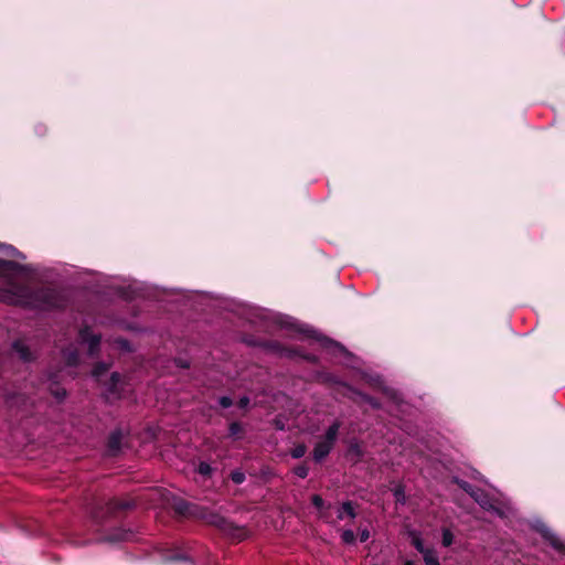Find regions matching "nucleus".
<instances>
[{"label": "nucleus", "instance_id": "6", "mask_svg": "<svg viewBox=\"0 0 565 565\" xmlns=\"http://www.w3.org/2000/svg\"><path fill=\"white\" fill-rule=\"evenodd\" d=\"M332 448H333V446L330 445L329 443L324 441V440H321V441L317 443L315 448H313V454H312L313 455V459L317 462L322 461L330 454Z\"/></svg>", "mask_w": 565, "mask_h": 565}, {"label": "nucleus", "instance_id": "16", "mask_svg": "<svg viewBox=\"0 0 565 565\" xmlns=\"http://www.w3.org/2000/svg\"><path fill=\"white\" fill-rule=\"evenodd\" d=\"M107 370L108 365L105 363H100L94 367V370L92 371V375L98 380Z\"/></svg>", "mask_w": 565, "mask_h": 565}, {"label": "nucleus", "instance_id": "8", "mask_svg": "<svg viewBox=\"0 0 565 565\" xmlns=\"http://www.w3.org/2000/svg\"><path fill=\"white\" fill-rule=\"evenodd\" d=\"M340 423L339 422H334L326 431V435H324V441L329 443L330 445H334L335 440H337V437H338V433H339V429H340Z\"/></svg>", "mask_w": 565, "mask_h": 565}, {"label": "nucleus", "instance_id": "4", "mask_svg": "<svg viewBox=\"0 0 565 565\" xmlns=\"http://www.w3.org/2000/svg\"><path fill=\"white\" fill-rule=\"evenodd\" d=\"M536 530L542 534V536L557 551L563 552L565 546L563 542L557 537V535L551 531L546 525L540 523L536 526Z\"/></svg>", "mask_w": 565, "mask_h": 565}, {"label": "nucleus", "instance_id": "36", "mask_svg": "<svg viewBox=\"0 0 565 565\" xmlns=\"http://www.w3.org/2000/svg\"><path fill=\"white\" fill-rule=\"evenodd\" d=\"M395 495H396V497H402V493H399V492H395Z\"/></svg>", "mask_w": 565, "mask_h": 565}, {"label": "nucleus", "instance_id": "11", "mask_svg": "<svg viewBox=\"0 0 565 565\" xmlns=\"http://www.w3.org/2000/svg\"><path fill=\"white\" fill-rule=\"evenodd\" d=\"M412 544L415 546V548L422 553L423 555L425 554V552H428L430 548H426L424 546V543H423V540L420 537V535L417 533V532H412Z\"/></svg>", "mask_w": 565, "mask_h": 565}, {"label": "nucleus", "instance_id": "12", "mask_svg": "<svg viewBox=\"0 0 565 565\" xmlns=\"http://www.w3.org/2000/svg\"><path fill=\"white\" fill-rule=\"evenodd\" d=\"M423 557L426 565H440L439 559L433 550L425 552Z\"/></svg>", "mask_w": 565, "mask_h": 565}, {"label": "nucleus", "instance_id": "30", "mask_svg": "<svg viewBox=\"0 0 565 565\" xmlns=\"http://www.w3.org/2000/svg\"><path fill=\"white\" fill-rule=\"evenodd\" d=\"M110 447L111 448L117 447V440L115 438L111 439Z\"/></svg>", "mask_w": 565, "mask_h": 565}, {"label": "nucleus", "instance_id": "31", "mask_svg": "<svg viewBox=\"0 0 565 565\" xmlns=\"http://www.w3.org/2000/svg\"><path fill=\"white\" fill-rule=\"evenodd\" d=\"M404 565H415L412 561H406Z\"/></svg>", "mask_w": 565, "mask_h": 565}, {"label": "nucleus", "instance_id": "34", "mask_svg": "<svg viewBox=\"0 0 565 565\" xmlns=\"http://www.w3.org/2000/svg\"><path fill=\"white\" fill-rule=\"evenodd\" d=\"M277 427H278L279 429H282V428H284V427L281 426V423H278V424H277Z\"/></svg>", "mask_w": 565, "mask_h": 565}, {"label": "nucleus", "instance_id": "15", "mask_svg": "<svg viewBox=\"0 0 565 565\" xmlns=\"http://www.w3.org/2000/svg\"><path fill=\"white\" fill-rule=\"evenodd\" d=\"M307 451V447L303 445V444H300V445H297L292 450H291V456L292 458L295 459H299L301 457L305 456Z\"/></svg>", "mask_w": 565, "mask_h": 565}, {"label": "nucleus", "instance_id": "35", "mask_svg": "<svg viewBox=\"0 0 565 565\" xmlns=\"http://www.w3.org/2000/svg\"><path fill=\"white\" fill-rule=\"evenodd\" d=\"M395 495H396V497H402V493H399V492H395Z\"/></svg>", "mask_w": 565, "mask_h": 565}, {"label": "nucleus", "instance_id": "13", "mask_svg": "<svg viewBox=\"0 0 565 565\" xmlns=\"http://www.w3.org/2000/svg\"><path fill=\"white\" fill-rule=\"evenodd\" d=\"M196 471L203 477H210L213 472V468L210 463L201 461L196 468Z\"/></svg>", "mask_w": 565, "mask_h": 565}, {"label": "nucleus", "instance_id": "5", "mask_svg": "<svg viewBox=\"0 0 565 565\" xmlns=\"http://www.w3.org/2000/svg\"><path fill=\"white\" fill-rule=\"evenodd\" d=\"M471 497L484 510H489V511L492 510L495 513H498L499 515H501V516L503 515V513L492 504V502H491L490 498L488 497V494L484 493L482 490L476 489L475 491H471Z\"/></svg>", "mask_w": 565, "mask_h": 565}, {"label": "nucleus", "instance_id": "18", "mask_svg": "<svg viewBox=\"0 0 565 565\" xmlns=\"http://www.w3.org/2000/svg\"><path fill=\"white\" fill-rule=\"evenodd\" d=\"M454 542V535L450 530L444 529L443 530V545L444 546H450Z\"/></svg>", "mask_w": 565, "mask_h": 565}, {"label": "nucleus", "instance_id": "23", "mask_svg": "<svg viewBox=\"0 0 565 565\" xmlns=\"http://www.w3.org/2000/svg\"><path fill=\"white\" fill-rule=\"evenodd\" d=\"M311 501L317 509H322L324 507L323 499L318 494L312 495Z\"/></svg>", "mask_w": 565, "mask_h": 565}, {"label": "nucleus", "instance_id": "33", "mask_svg": "<svg viewBox=\"0 0 565 565\" xmlns=\"http://www.w3.org/2000/svg\"><path fill=\"white\" fill-rule=\"evenodd\" d=\"M277 427H278L279 429H282V428H284V427L281 426V423H278V424H277Z\"/></svg>", "mask_w": 565, "mask_h": 565}, {"label": "nucleus", "instance_id": "32", "mask_svg": "<svg viewBox=\"0 0 565 565\" xmlns=\"http://www.w3.org/2000/svg\"><path fill=\"white\" fill-rule=\"evenodd\" d=\"M180 366L188 367V364L186 363H180Z\"/></svg>", "mask_w": 565, "mask_h": 565}, {"label": "nucleus", "instance_id": "2", "mask_svg": "<svg viewBox=\"0 0 565 565\" xmlns=\"http://www.w3.org/2000/svg\"><path fill=\"white\" fill-rule=\"evenodd\" d=\"M285 326L291 329L297 330L300 333L308 334L311 338H316L321 342V344L328 349L331 353L334 355H343L349 356L350 353L347 351V349L341 345L340 343L334 342L331 339H328L326 337H321L318 334L316 330L310 329L308 326L299 324L296 320L288 318L287 321H285Z\"/></svg>", "mask_w": 565, "mask_h": 565}, {"label": "nucleus", "instance_id": "21", "mask_svg": "<svg viewBox=\"0 0 565 565\" xmlns=\"http://www.w3.org/2000/svg\"><path fill=\"white\" fill-rule=\"evenodd\" d=\"M455 482L461 488L463 489L467 493H469L471 495V491H475L476 488L472 487L471 484H469L468 482L466 481H462V480H458V479H455Z\"/></svg>", "mask_w": 565, "mask_h": 565}, {"label": "nucleus", "instance_id": "27", "mask_svg": "<svg viewBox=\"0 0 565 565\" xmlns=\"http://www.w3.org/2000/svg\"><path fill=\"white\" fill-rule=\"evenodd\" d=\"M120 380V375L118 373H113L111 374V383L113 385H116Z\"/></svg>", "mask_w": 565, "mask_h": 565}, {"label": "nucleus", "instance_id": "3", "mask_svg": "<svg viewBox=\"0 0 565 565\" xmlns=\"http://www.w3.org/2000/svg\"><path fill=\"white\" fill-rule=\"evenodd\" d=\"M79 339L88 345L89 355H94L97 352L100 342L99 335L92 334L88 328H84L79 331Z\"/></svg>", "mask_w": 565, "mask_h": 565}, {"label": "nucleus", "instance_id": "14", "mask_svg": "<svg viewBox=\"0 0 565 565\" xmlns=\"http://www.w3.org/2000/svg\"><path fill=\"white\" fill-rule=\"evenodd\" d=\"M64 355L68 365H75L77 363L78 354L76 351L67 350L64 352Z\"/></svg>", "mask_w": 565, "mask_h": 565}, {"label": "nucleus", "instance_id": "25", "mask_svg": "<svg viewBox=\"0 0 565 565\" xmlns=\"http://www.w3.org/2000/svg\"><path fill=\"white\" fill-rule=\"evenodd\" d=\"M248 404H249V398L247 396H243L238 401V406L241 408H246L248 406Z\"/></svg>", "mask_w": 565, "mask_h": 565}, {"label": "nucleus", "instance_id": "29", "mask_svg": "<svg viewBox=\"0 0 565 565\" xmlns=\"http://www.w3.org/2000/svg\"><path fill=\"white\" fill-rule=\"evenodd\" d=\"M367 402L373 406V407H377L379 404L373 399V398H369Z\"/></svg>", "mask_w": 565, "mask_h": 565}, {"label": "nucleus", "instance_id": "19", "mask_svg": "<svg viewBox=\"0 0 565 565\" xmlns=\"http://www.w3.org/2000/svg\"><path fill=\"white\" fill-rule=\"evenodd\" d=\"M231 479L234 483L241 484L245 481V473L243 471L236 470L231 473Z\"/></svg>", "mask_w": 565, "mask_h": 565}, {"label": "nucleus", "instance_id": "10", "mask_svg": "<svg viewBox=\"0 0 565 565\" xmlns=\"http://www.w3.org/2000/svg\"><path fill=\"white\" fill-rule=\"evenodd\" d=\"M0 253H3L4 255H7L9 257H15V258H21V259L25 258L24 255L22 253H20L12 245L0 244Z\"/></svg>", "mask_w": 565, "mask_h": 565}, {"label": "nucleus", "instance_id": "17", "mask_svg": "<svg viewBox=\"0 0 565 565\" xmlns=\"http://www.w3.org/2000/svg\"><path fill=\"white\" fill-rule=\"evenodd\" d=\"M341 537L345 544H353L355 542V534L352 530H344Z\"/></svg>", "mask_w": 565, "mask_h": 565}, {"label": "nucleus", "instance_id": "24", "mask_svg": "<svg viewBox=\"0 0 565 565\" xmlns=\"http://www.w3.org/2000/svg\"><path fill=\"white\" fill-rule=\"evenodd\" d=\"M218 403L224 408H227V407L232 406V404H233L232 398L228 396H222L220 398Z\"/></svg>", "mask_w": 565, "mask_h": 565}, {"label": "nucleus", "instance_id": "1", "mask_svg": "<svg viewBox=\"0 0 565 565\" xmlns=\"http://www.w3.org/2000/svg\"><path fill=\"white\" fill-rule=\"evenodd\" d=\"M30 266L0 259V277L4 287L0 288V301L39 310L60 308L65 303L63 295L52 288L30 291L21 282L29 276Z\"/></svg>", "mask_w": 565, "mask_h": 565}, {"label": "nucleus", "instance_id": "20", "mask_svg": "<svg viewBox=\"0 0 565 565\" xmlns=\"http://www.w3.org/2000/svg\"><path fill=\"white\" fill-rule=\"evenodd\" d=\"M294 472L299 478H306L309 473V469L306 465H300L294 469Z\"/></svg>", "mask_w": 565, "mask_h": 565}, {"label": "nucleus", "instance_id": "22", "mask_svg": "<svg viewBox=\"0 0 565 565\" xmlns=\"http://www.w3.org/2000/svg\"><path fill=\"white\" fill-rule=\"evenodd\" d=\"M242 431V426L238 423H232L230 425V435L232 437L237 436Z\"/></svg>", "mask_w": 565, "mask_h": 565}, {"label": "nucleus", "instance_id": "28", "mask_svg": "<svg viewBox=\"0 0 565 565\" xmlns=\"http://www.w3.org/2000/svg\"><path fill=\"white\" fill-rule=\"evenodd\" d=\"M55 395H56V397H57L58 399H62V398H64V397H65V391H63L62 393L56 392V393H55Z\"/></svg>", "mask_w": 565, "mask_h": 565}, {"label": "nucleus", "instance_id": "9", "mask_svg": "<svg viewBox=\"0 0 565 565\" xmlns=\"http://www.w3.org/2000/svg\"><path fill=\"white\" fill-rule=\"evenodd\" d=\"M355 515L356 514H355L353 504L350 501L343 502L341 508L338 511V519H340V520L344 519V516L354 519Z\"/></svg>", "mask_w": 565, "mask_h": 565}, {"label": "nucleus", "instance_id": "7", "mask_svg": "<svg viewBox=\"0 0 565 565\" xmlns=\"http://www.w3.org/2000/svg\"><path fill=\"white\" fill-rule=\"evenodd\" d=\"M13 350L18 353L19 358L23 361H31L32 353L23 341H15L12 345Z\"/></svg>", "mask_w": 565, "mask_h": 565}, {"label": "nucleus", "instance_id": "26", "mask_svg": "<svg viewBox=\"0 0 565 565\" xmlns=\"http://www.w3.org/2000/svg\"><path fill=\"white\" fill-rule=\"evenodd\" d=\"M370 537V533L367 530H363L361 533H360V540L361 542H365L366 540H369Z\"/></svg>", "mask_w": 565, "mask_h": 565}]
</instances>
